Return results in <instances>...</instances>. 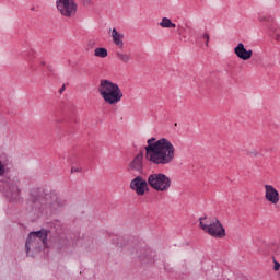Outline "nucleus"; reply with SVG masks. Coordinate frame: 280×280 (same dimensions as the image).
<instances>
[{
	"label": "nucleus",
	"instance_id": "17",
	"mask_svg": "<svg viewBox=\"0 0 280 280\" xmlns=\"http://www.w3.org/2000/svg\"><path fill=\"white\" fill-rule=\"evenodd\" d=\"M258 21L260 23H272V21H275V18H272L268 14H259L258 15Z\"/></svg>",
	"mask_w": 280,
	"mask_h": 280
},
{
	"label": "nucleus",
	"instance_id": "11",
	"mask_svg": "<svg viewBox=\"0 0 280 280\" xmlns=\"http://www.w3.org/2000/svg\"><path fill=\"white\" fill-rule=\"evenodd\" d=\"M234 54L240 58V60H250L253 58V49H246L244 43H238L234 48Z\"/></svg>",
	"mask_w": 280,
	"mask_h": 280
},
{
	"label": "nucleus",
	"instance_id": "20",
	"mask_svg": "<svg viewBox=\"0 0 280 280\" xmlns=\"http://www.w3.org/2000/svg\"><path fill=\"white\" fill-rule=\"evenodd\" d=\"M273 270H275L276 272H279V270H280V264H279V261H277V259H275V258H273Z\"/></svg>",
	"mask_w": 280,
	"mask_h": 280
},
{
	"label": "nucleus",
	"instance_id": "6",
	"mask_svg": "<svg viewBox=\"0 0 280 280\" xmlns=\"http://www.w3.org/2000/svg\"><path fill=\"white\" fill-rule=\"evenodd\" d=\"M148 183L151 189L162 194H165L168 189H172V178L163 173H152L148 177Z\"/></svg>",
	"mask_w": 280,
	"mask_h": 280
},
{
	"label": "nucleus",
	"instance_id": "2",
	"mask_svg": "<svg viewBox=\"0 0 280 280\" xmlns=\"http://www.w3.org/2000/svg\"><path fill=\"white\" fill-rule=\"evenodd\" d=\"M98 94L108 106H117L124 100V91L119 84L108 80L102 79L97 86Z\"/></svg>",
	"mask_w": 280,
	"mask_h": 280
},
{
	"label": "nucleus",
	"instance_id": "23",
	"mask_svg": "<svg viewBox=\"0 0 280 280\" xmlns=\"http://www.w3.org/2000/svg\"><path fill=\"white\" fill-rule=\"evenodd\" d=\"M80 3H82V5H91V0H80Z\"/></svg>",
	"mask_w": 280,
	"mask_h": 280
},
{
	"label": "nucleus",
	"instance_id": "16",
	"mask_svg": "<svg viewBox=\"0 0 280 280\" xmlns=\"http://www.w3.org/2000/svg\"><path fill=\"white\" fill-rule=\"evenodd\" d=\"M94 56L96 58H106L108 56V49L98 47L94 49Z\"/></svg>",
	"mask_w": 280,
	"mask_h": 280
},
{
	"label": "nucleus",
	"instance_id": "24",
	"mask_svg": "<svg viewBox=\"0 0 280 280\" xmlns=\"http://www.w3.org/2000/svg\"><path fill=\"white\" fill-rule=\"evenodd\" d=\"M71 172L73 173V172H80V170H78V168H75V167H72L71 168Z\"/></svg>",
	"mask_w": 280,
	"mask_h": 280
},
{
	"label": "nucleus",
	"instance_id": "22",
	"mask_svg": "<svg viewBox=\"0 0 280 280\" xmlns=\"http://www.w3.org/2000/svg\"><path fill=\"white\" fill-rule=\"evenodd\" d=\"M273 38L280 43V32H273Z\"/></svg>",
	"mask_w": 280,
	"mask_h": 280
},
{
	"label": "nucleus",
	"instance_id": "15",
	"mask_svg": "<svg viewBox=\"0 0 280 280\" xmlns=\"http://www.w3.org/2000/svg\"><path fill=\"white\" fill-rule=\"evenodd\" d=\"M160 27L172 30L176 27V24H174L172 20H170V18H163L162 21L160 22Z\"/></svg>",
	"mask_w": 280,
	"mask_h": 280
},
{
	"label": "nucleus",
	"instance_id": "10",
	"mask_svg": "<svg viewBox=\"0 0 280 280\" xmlns=\"http://www.w3.org/2000/svg\"><path fill=\"white\" fill-rule=\"evenodd\" d=\"M8 200L15 201L21 198V187L19 186V180H11L8 185V190L5 191Z\"/></svg>",
	"mask_w": 280,
	"mask_h": 280
},
{
	"label": "nucleus",
	"instance_id": "1",
	"mask_svg": "<svg viewBox=\"0 0 280 280\" xmlns=\"http://www.w3.org/2000/svg\"><path fill=\"white\" fill-rule=\"evenodd\" d=\"M145 159L153 165H170L176 159V147L166 138H150L147 140Z\"/></svg>",
	"mask_w": 280,
	"mask_h": 280
},
{
	"label": "nucleus",
	"instance_id": "18",
	"mask_svg": "<svg viewBox=\"0 0 280 280\" xmlns=\"http://www.w3.org/2000/svg\"><path fill=\"white\" fill-rule=\"evenodd\" d=\"M201 39L205 40L206 47H209V40H210L209 33H202L201 34Z\"/></svg>",
	"mask_w": 280,
	"mask_h": 280
},
{
	"label": "nucleus",
	"instance_id": "25",
	"mask_svg": "<svg viewBox=\"0 0 280 280\" xmlns=\"http://www.w3.org/2000/svg\"><path fill=\"white\" fill-rule=\"evenodd\" d=\"M40 65L44 67V65H45V61H42V62H40Z\"/></svg>",
	"mask_w": 280,
	"mask_h": 280
},
{
	"label": "nucleus",
	"instance_id": "4",
	"mask_svg": "<svg viewBox=\"0 0 280 280\" xmlns=\"http://www.w3.org/2000/svg\"><path fill=\"white\" fill-rule=\"evenodd\" d=\"M42 248H47V230L31 232L25 243L26 255L34 257L36 253H40Z\"/></svg>",
	"mask_w": 280,
	"mask_h": 280
},
{
	"label": "nucleus",
	"instance_id": "13",
	"mask_svg": "<svg viewBox=\"0 0 280 280\" xmlns=\"http://www.w3.org/2000/svg\"><path fill=\"white\" fill-rule=\"evenodd\" d=\"M130 167L136 172H141L143 167V153H139L133 158L132 162L130 163Z\"/></svg>",
	"mask_w": 280,
	"mask_h": 280
},
{
	"label": "nucleus",
	"instance_id": "8",
	"mask_svg": "<svg viewBox=\"0 0 280 280\" xmlns=\"http://www.w3.org/2000/svg\"><path fill=\"white\" fill-rule=\"evenodd\" d=\"M150 185L142 176H137L130 182V189L137 194V196H145L150 191Z\"/></svg>",
	"mask_w": 280,
	"mask_h": 280
},
{
	"label": "nucleus",
	"instance_id": "12",
	"mask_svg": "<svg viewBox=\"0 0 280 280\" xmlns=\"http://www.w3.org/2000/svg\"><path fill=\"white\" fill-rule=\"evenodd\" d=\"M110 36L113 38L114 45L118 47V49H124V38H125L124 33H119L117 28H113L110 30Z\"/></svg>",
	"mask_w": 280,
	"mask_h": 280
},
{
	"label": "nucleus",
	"instance_id": "14",
	"mask_svg": "<svg viewBox=\"0 0 280 280\" xmlns=\"http://www.w3.org/2000/svg\"><path fill=\"white\" fill-rule=\"evenodd\" d=\"M116 58H118V60H120V62H125V65H128V62H130V60H132V57L130 56V54L124 52V51H117Z\"/></svg>",
	"mask_w": 280,
	"mask_h": 280
},
{
	"label": "nucleus",
	"instance_id": "7",
	"mask_svg": "<svg viewBox=\"0 0 280 280\" xmlns=\"http://www.w3.org/2000/svg\"><path fill=\"white\" fill-rule=\"evenodd\" d=\"M56 8L61 16L71 19L78 14V3L75 0H56Z\"/></svg>",
	"mask_w": 280,
	"mask_h": 280
},
{
	"label": "nucleus",
	"instance_id": "19",
	"mask_svg": "<svg viewBox=\"0 0 280 280\" xmlns=\"http://www.w3.org/2000/svg\"><path fill=\"white\" fill-rule=\"evenodd\" d=\"M5 172H8V170L5 168V164L0 161V178L1 176H5Z\"/></svg>",
	"mask_w": 280,
	"mask_h": 280
},
{
	"label": "nucleus",
	"instance_id": "5",
	"mask_svg": "<svg viewBox=\"0 0 280 280\" xmlns=\"http://www.w3.org/2000/svg\"><path fill=\"white\" fill-rule=\"evenodd\" d=\"M199 226L205 233H208V235L215 240H223V237H226V230L218 218L201 217L199 218Z\"/></svg>",
	"mask_w": 280,
	"mask_h": 280
},
{
	"label": "nucleus",
	"instance_id": "3",
	"mask_svg": "<svg viewBox=\"0 0 280 280\" xmlns=\"http://www.w3.org/2000/svg\"><path fill=\"white\" fill-rule=\"evenodd\" d=\"M30 202L34 209H43V207L58 209L60 207L58 195L56 192H45L43 188L31 189Z\"/></svg>",
	"mask_w": 280,
	"mask_h": 280
},
{
	"label": "nucleus",
	"instance_id": "21",
	"mask_svg": "<svg viewBox=\"0 0 280 280\" xmlns=\"http://www.w3.org/2000/svg\"><path fill=\"white\" fill-rule=\"evenodd\" d=\"M150 253H152L150 249H144V253L140 255L141 259L150 257Z\"/></svg>",
	"mask_w": 280,
	"mask_h": 280
},
{
	"label": "nucleus",
	"instance_id": "9",
	"mask_svg": "<svg viewBox=\"0 0 280 280\" xmlns=\"http://www.w3.org/2000/svg\"><path fill=\"white\" fill-rule=\"evenodd\" d=\"M265 200L270 202V205H279L280 202V195L279 190L275 188V186L270 184H266L265 186Z\"/></svg>",
	"mask_w": 280,
	"mask_h": 280
}]
</instances>
